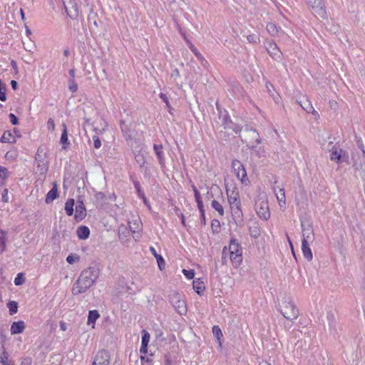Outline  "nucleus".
<instances>
[{"mask_svg":"<svg viewBox=\"0 0 365 365\" xmlns=\"http://www.w3.org/2000/svg\"><path fill=\"white\" fill-rule=\"evenodd\" d=\"M99 276V269L90 267L83 269L73 284L71 292L73 295L86 292L96 282Z\"/></svg>","mask_w":365,"mask_h":365,"instance_id":"nucleus-1","label":"nucleus"},{"mask_svg":"<svg viewBox=\"0 0 365 365\" xmlns=\"http://www.w3.org/2000/svg\"><path fill=\"white\" fill-rule=\"evenodd\" d=\"M227 200L232 211V215L235 218L240 219L242 217V212L241 210V202L240 200V195L237 190L229 191L227 190Z\"/></svg>","mask_w":365,"mask_h":365,"instance_id":"nucleus-2","label":"nucleus"},{"mask_svg":"<svg viewBox=\"0 0 365 365\" xmlns=\"http://www.w3.org/2000/svg\"><path fill=\"white\" fill-rule=\"evenodd\" d=\"M280 312L287 319L290 321L295 320L299 315L298 309L292 302H283L281 305Z\"/></svg>","mask_w":365,"mask_h":365,"instance_id":"nucleus-3","label":"nucleus"},{"mask_svg":"<svg viewBox=\"0 0 365 365\" xmlns=\"http://www.w3.org/2000/svg\"><path fill=\"white\" fill-rule=\"evenodd\" d=\"M170 302L178 314L184 315L187 313V305L179 293L173 292L170 295Z\"/></svg>","mask_w":365,"mask_h":365,"instance_id":"nucleus-4","label":"nucleus"},{"mask_svg":"<svg viewBox=\"0 0 365 365\" xmlns=\"http://www.w3.org/2000/svg\"><path fill=\"white\" fill-rule=\"evenodd\" d=\"M255 210L259 217L262 220H267L270 217L268 202L265 197H259L256 202Z\"/></svg>","mask_w":365,"mask_h":365,"instance_id":"nucleus-5","label":"nucleus"},{"mask_svg":"<svg viewBox=\"0 0 365 365\" xmlns=\"http://www.w3.org/2000/svg\"><path fill=\"white\" fill-rule=\"evenodd\" d=\"M308 3L312 8L316 16L323 19L327 18L324 0H308Z\"/></svg>","mask_w":365,"mask_h":365,"instance_id":"nucleus-6","label":"nucleus"},{"mask_svg":"<svg viewBox=\"0 0 365 365\" xmlns=\"http://www.w3.org/2000/svg\"><path fill=\"white\" fill-rule=\"evenodd\" d=\"M266 50L269 56L275 61H281L282 58V53L273 41L266 42Z\"/></svg>","mask_w":365,"mask_h":365,"instance_id":"nucleus-7","label":"nucleus"},{"mask_svg":"<svg viewBox=\"0 0 365 365\" xmlns=\"http://www.w3.org/2000/svg\"><path fill=\"white\" fill-rule=\"evenodd\" d=\"M232 168L237 179L242 182L247 180V172L243 164L238 160H234L232 163Z\"/></svg>","mask_w":365,"mask_h":365,"instance_id":"nucleus-8","label":"nucleus"},{"mask_svg":"<svg viewBox=\"0 0 365 365\" xmlns=\"http://www.w3.org/2000/svg\"><path fill=\"white\" fill-rule=\"evenodd\" d=\"M110 354L106 350L99 351L95 356L92 365H109Z\"/></svg>","mask_w":365,"mask_h":365,"instance_id":"nucleus-9","label":"nucleus"},{"mask_svg":"<svg viewBox=\"0 0 365 365\" xmlns=\"http://www.w3.org/2000/svg\"><path fill=\"white\" fill-rule=\"evenodd\" d=\"M302 241L304 243H312L314 240V233L313 228L311 225L305 226L304 223H302Z\"/></svg>","mask_w":365,"mask_h":365,"instance_id":"nucleus-10","label":"nucleus"},{"mask_svg":"<svg viewBox=\"0 0 365 365\" xmlns=\"http://www.w3.org/2000/svg\"><path fill=\"white\" fill-rule=\"evenodd\" d=\"M65 9L67 14L72 19H76L78 16L79 9L77 5L73 2H68L65 5Z\"/></svg>","mask_w":365,"mask_h":365,"instance_id":"nucleus-11","label":"nucleus"},{"mask_svg":"<svg viewBox=\"0 0 365 365\" xmlns=\"http://www.w3.org/2000/svg\"><path fill=\"white\" fill-rule=\"evenodd\" d=\"M242 253V250L240 247L239 243L235 240H232L230 243L229 249L227 250V247H224L222 250V259L227 255V253Z\"/></svg>","mask_w":365,"mask_h":365,"instance_id":"nucleus-12","label":"nucleus"},{"mask_svg":"<svg viewBox=\"0 0 365 365\" xmlns=\"http://www.w3.org/2000/svg\"><path fill=\"white\" fill-rule=\"evenodd\" d=\"M274 192L280 207H284L286 203V197L284 188L279 187H274Z\"/></svg>","mask_w":365,"mask_h":365,"instance_id":"nucleus-13","label":"nucleus"},{"mask_svg":"<svg viewBox=\"0 0 365 365\" xmlns=\"http://www.w3.org/2000/svg\"><path fill=\"white\" fill-rule=\"evenodd\" d=\"M25 323L23 321L14 322L11 326V334H21L25 329Z\"/></svg>","mask_w":365,"mask_h":365,"instance_id":"nucleus-14","label":"nucleus"},{"mask_svg":"<svg viewBox=\"0 0 365 365\" xmlns=\"http://www.w3.org/2000/svg\"><path fill=\"white\" fill-rule=\"evenodd\" d=\"M153 149L157 155V158L159 161V164L161 167L165 166V156L163 153V147L162 145H154Z\"/></svg>","mask_w":365,"mask_h":365,"instance_id":"nucleus-15","label":"nucleus"},{"mask_svg":"<svg viewBox=\"0 0 365 365\" xmlns=\"http://www.w3.org/2000/svg\"><path fill=\"white\" fill-rule=\"evenodd\" d=\"M130 230L124 225H121L118 228V237L123 242H125L128 240Z\"/></svg>","mask_w":365,"mask_h":365,"instance_id":"nucleus-16","label":"nucleus"},{"mask_svg":"<svg viewBox=\"0 0 365 365\" xmlns=\"http://www.w3.org/2000/svg\"><path fill=\"white\" fill-rule=\"evenodd\" d=\"M300 106L306 110L307 113H311L313 115H314L316 117L319 116L318 113L314 110L313 108L311 102L309 100H304V101H299L298 102Z\"/></svg>","mask_w":365,"mask_h":365,"instance_id":"nucleus-17","label":"nucleus"},{"mask_svg":"<svg viewBox=\"0 0 365 365\" xmlns=\"http://www.w3.org/2000/svg\"><path fill=\"white\" fill-rule=\"evenodd\" d=\"M86 215V210L82 202L76 207L75 218L83 220Z\"/></svg>","mask_w":365,"mask_h":365,"instance_id":"nucleus-18","label":"nucleus"},{"mask_svg":"<svg viewBox=\"0 0 365 365\" xmlns=\"http://www.w3.org/2000/svg\"><path fill=\"white\" fill-rule=\"evenodd\" d=\"M229 254L232 265L236 268L238 267L240 265L241 262H242V253L231 252Z\"/></svg>","mask_w":365,"mask_h":365,"instance_id":"nucleus-19","label":"nucleus"},{"mask_svg":"<svg viewBox=\"0 0 365 365\" xmlns=\"http://www.w3.org/2000/svg\"><path fill=\"white\" fill-rule=\"evenodd\" d=\"M311 243L302 242V250L304 258L308 261H311L313 258L312 252L309 247Z\"/></svg>","mask_w":365,"mask_h":365,"instance_id":"nucleus-20","label":"nucleus"},{"mask_svg":"<svg viewBox=\"0 0 365 365\" xmlns=\"http://www.w3.org/2000/svg\"><path fill=\"white\" fill-rule=\"evenodd\" d=\"M193 289L198 294H202L205 290V284L200 279L193 280L192 282Z\"/></svg>","mask_w":365,"mask_h":365,"instance_id":"nucleus-21","label":"nucleus"},{"mask_svg":"<svg viewBox=\"0 0 365 365\" xmlns=\"http://www.w3.org/2000/svg\"><path fill=\"white\" fill-rule=\"evenodd\" d=\"M57 192V185L54 182L52 189L47 193L46 202L51 203L53 200H55L58 196Z\"/></svg>","mask_w":365,"mask_h":365,"instance_id":"nucleus-22","label":"nucleus"},{"mask_svg":"<svg viewBox=\"0 0 365 365\" xmlns=\"http://www.w3.org/2000/svg\"><path fill=\"white\" fill-rule=\"evenodd\" d=\"M150 250L152 252V254L154 255V257H155V259L157 260V262H158V267H159V269L160 270H163L164 269V267H165V265L164 259L163 258V257L160 255H158L156 252V251H155L154 247H150Z\"/></svg>","mask_w":365,"mask_h":365,"instance_id":"nucleus-23","label":"nucleus"},{"mask_svg":"<svg viewBox=\"0 0 365 365\" xmlns=\"http://www.w3.org/2000/svg\"><path fill=\"white\" fill-rule=\"evenodd\" d=\"M250 233L254 238H257L260 236L261 229L257 222H253L252 225L250 226Z\"/></svg>","mask_w":365,"mask_h":365,"instance_id":"nucleus-24","label":"nucleus"},{"mask_svg":"<svg viewBox=\"0 0 365 365\" xmlns=\"http://www.w3.org/2000/svg\"><path fill=\"white\" fill-rule=\"evenodd\" d=\"M90 230L86 226H81L77 230V235L81 240H86L89 237Z\"/></svg>","mask_w":365,"mask_h":365,"instance_id":"nucleus-25","label":"nucleus"},{"mask_svg":"<svg viewBox=\"0 0 365 365\" xmlns=\"http://www.w3.org/2000/svg\"><path fill=\"white\" fill-rule=\"evenodd\" d=\"M128 224H129V230L133 234H135L136 232H138V230H140L141 222L139 220V219L133 220V221L129 222Z\"/></svg>","mask_w":365,"mask_h":365,"instance_id":"nucleus-26","label":"nucleus"},{"mask_svg":"<svg viewBox=\"0 0 365 365\" xmlns=\"http://www.w3.org/2000/svg\"><path fill=\"white\" fill-rule=\"evenodd\" d=\"M35 159L37 163L38 167H41V170L42 171H46L47 170L46 163H44L43 160L41 159L40 149L38 150L37 153L35 157Z\"/></svg>","mask_w":365,"mask_h":365,"instance_id":"nucleus-27","label":"nucleus"},{"mask_svg":"<svg viewBox=\"0 0 365 365\" xmlns=\"http://www.w3.org/2000/svg\"><path fill=\"white\" fill-rule=\"evenodd\" d=\"M342 153L343 150L341 149L337 150H332L331 152V160L336 161L337 163L340 162L342 158Z\"/></svg>","mask_w":365,"mask_h":365,"instance_id":"nucleus-28","label":"nucleus"},{"mask_svg":"<svg viewBox=\"0 0 365 365\" xmlns=\"http://www.w3.org/2000/svg\"><path fill=\"white\" fill-rule=\"evenodd\" d=\"M211 206L214 210H215L218 212L219 215H220V216L224 215V214H225L224 208L220 202L214 200L212 201Z\"/></svg>","mask_w":365,"mask_h":365,"instance_id":"nucleus-29","label":"nucleus"},{"mask_svg":"<svg viewBox=\"0 0 365 365\" xmlns=\"http://www.w3.org/2000/svg\"><path fill=\"white\" fill-rule=\"evenodd\" d=\"M0 141L1 143H14L16 140L15 138L11 135V133L9 131H7L4 132V135L0 139Z\"/></svg>","mask_w":365,"mask_h":365,"instance_id":"nucleus-30","label":"nucleus"},{"mask_svg":"<svg viewBox=\"0 0 365 365\" xmlns=\"http://www.w3.org/2000/svg\"><path fill=\"white\" fill-rule=\"evenodd\" d=\"M73 205H74V200L69 199L66 201L65 204V210L66 214L68 216H71L73 213Z\"/></svg>","mask_w":365,"mask_h":365,"instance_id":"nucleus-31","label":"nucleus"},{"mask_svg":"<svg viewBox=\"0 0 365 365\" xmlns=\"http://www.w3.org/2000/svg\"><path fill=\"white\" fill-rule=\"evenodd\" d=\"M267 31L272 36H275L279 33V29L273 23H268L266 26Z\"/></svg>","mask_w":365,"mask_h":365,"instance_id":"nucleus-32","label":"nucleus"},{"mask_svg":"<svg viewBox=\"0 0 365 365\" xmlns=\"http://www.w3.org/2000/svg\"><path fill=\"white\" fill-rule=\"evenodd\" d=\"M63 126V133L61 134V143L63 145H66V144H69L68 143V133H67V128H66V125L65 123H63L62 125Z\"/></svg>","mask_w":365,"mask_h":365,"instance_id":"nucleus-33","label":"nucleus"},{"mask_svg":"<svg viewBox=\"0 0 365 365\" xmlns=\"http://www.w3.org/2000/svg\"><path fill=\"white\" fill-rule=\"evenodd\" d=\"M213 335L217 338L219 342V346H222V342L220 341V338L222 336V333L221 329L217 326H214L212 328Z\"/></svg>","mask_w":365,"mask_h":365,"instance_id":"nucleus-34","label":"nucleus"},{"mask_svg":"<svg viewBox=\"0 0 365 365\" xmlns=\"http://www.w3.org/2000/svg\"><path fill=\"white\" fill-rule=\"evenodd\" d=\"M99 317L100 315L96 310L90 311L88 317V323H94Z\"/></svg>","mask_w":365,"mask_h":365,"instance_id":"nucleus-35","label":"nucleus"},{"mask_svg":"<svg viewBox=\"0 0 365 365\" xmlns=\"http://www.w3.org/2000/svg\"><path fill=\"white\" fill-rule=\"evenodd\" d=\"M10 314H16L18 311V304L14 301H10L7 304Z\"/></svg>","mask_w":365,"mask_h":365,"instance_id":"nucleus-36","label":"nucleus"},{"mask_svg":"<svg viewBox=\"0 0 365 365\" xmlns=\"http://www.w3.org/2000/svg\"><path fill=\"white\" fill-rule=\"evenodd\" d=\"M120 125L121 130L125 134V135L130 136V128L129 126L125 123V122L123 120H120Z\"/></svg>","mask_w":365,"mask_h":365,"instance_id":"nucleus-37","label":"nucleus"},{"mask_svg":"<svg viewBox=\"0 0 365 365\" xmlns=\"http://www.w3.org/2000/svg\"><path fill=\"white\" fill-rule=\"evenodd\" d=\"M143 334L142 336V344H143L144 346H148L149 341H150V334L145 330H143Z\"/></svg>","mask_w":365,"mask_h":365,"instance_id":"nucleus-38","label":"nucleus"},{"mask_svg":"<svg viewBox=\"0 0 365 365\" xmlns=\"http://www.w3.org/2000/svg\"><path fill=\"white\" fill-rule=\"evenodd\" d=\"M6 247V238L4 232H1L0 236V254L2 253Z\"/></svg>","mask_w":365,"mask_h":365,"instance_id":"nucleus-39","label":"nucleus"},{"mask_svg":"<svg viewBox=\"0 0 365 365\" xmlns=\"http://www.w3.org/2000/svg\"><path fill=\"white\" fill-rule=\"evenodd\" d=\"M187 42L189 43L190 44V50L194 53V54L200 59V60H203V57L200 54V53L198 51V50L191 43H190L188 41Z\"/></svg>","mask_w":365,"mask_h":365,"instance_id":"nucleus-40","label":"nucleus"},{"mask_svg":"<svg viewBox=\"0 0 365 365\" xmlns=\"http://www.w3.org/2000/svg\"><path fill=\"white\" fill-rule=\"evenodd\" d=\"M68 88L73 93H75V92L77 91L78 86H77L76 83L75 82L74 79H70L69 80Z\"/></svg>","mask_w":365,"mask_h":365,"instance_id":"nucleus-41","label":"nucleus"},{"mask_svg":"<svg viewBox=\"0 0 365 365\" xmlns=\"http://www.w3.org/2000/svg\"><path fill=\"white\" fill-rule=\"evenodd\" d=\"M79 260V256L77 255H70L67 257L66 261L69 264H73L75 262Z\"/></svg>","mask_w":365,"mask_h":365,"instance_id":"nucleus-42","label":"nucleus"},{"mask_svg":"<svg viewBox=\"0 0 365 365\" xmlns=\"http://www.w3.org/2000/svg\"><path fill=\"white\" fill-rule=\"evenodd\" d=\"M247 39L250 43H257L259 41V38L255 34H250L247 36Z\"/></svg>","mask_w":365,"mask_h":365,"instance_id":"nucleus-43","label":"nucleus"},{"mask_svg":"<svg viewBox=\"0 0 365 365\" xmlns=\"http://www.w3.org/2000/svg\"><path fill=\"white\" fill-rule=\"evenodd\" d=\"M24 282V279L23 278V274L19 273L16 277L14 279V284L17 286L22 284Z\"/></svg>","mask_w":365,"mask_h":365,"instance_id":"nucleus-44","label":"nucleus"},{"mask_svg":"<svg viewBox=\"0 0 365 365\" xmlns=\"http://www.w3.org/2000/svg\"><path fill=\"white\" fill-rule=\"evenodd\" d=\"M182 272H183L184 275L189 279H191L194 278V277H195V272L192 269H190V270L183 269Z\"/></svg>","mask_w":365,"mask_h":365,"instance_id":"nucleus-45","label":"nucleus"},{"mask_svg":"<svg viewBox=\"0 0 365 365\" xmlns=\"http://www.w3.org/2000/svg\"><path fill=\"white\" fill-rule=\"evenodd\" d=\"M250 134L252 135L253 138L255 139V142L259 144L261 143V139L259 138V133L256 132L255 130H251L250 131Z\"/></svg>","mask_w":365,"mask_h":365,"instance_id":"nucleus-46","label":"nucleus"},{"mask_svg":"<svg viewBox=\"0 0 365 365\" xmlns=\"http://www.w3.org/2000/svg\"><path fill=\"white\" fill-rule=\"evenodd\" d=\"M9 176L8 170L5 168L0 167V178L3 180H5Z\"/></svg>","mask_w":365,"mask_h":365,"instance_id":"nucleus-47","label":"nucleus"},{"mask_svg":"<svg viewBox=\"0 0 365 365\" xmlns=\"http://www.w3.org/2000/svg\"><path fill=\"white\" fill-rule=\"evenodd\" d=\"M6 86H4L3 88H0V101H6Z\"/></svg>","mask_w":365,"mask_h":365,"instance_id":"nucleus-48","label":"nucleus"},{"mask_svg":"<svg viewBox=\"0 0 365 365\" xmlns=\"http://www.w3.org/2000/svg\"><path fill=\"white\" fill-rule=\"evenodd\" d=\"M47 128L49 130L53 131L55 129V124L53 119L49 118L47 122Z\"/></svg>","mask_w":365,"mask_h":365,"instance_id":"nucleus-49","label":"nucleus"},{"mask_svg":"<svg viewBox=\"0 0 365 365\" xmlns=\"http://www.w3.org/2000/svg\"><path fill=\"white\" fill-rule=\"evenodd\" d=\"M8 190L4 189L2 192L1 200L4 202H9V196H8Z\"/></svg>","mask_w":365,"mask_h":365,"instance_id":"nucleus-50","label":"nucleus"},{"mask_svg":"<svg viewBox=\"0 0 365 365\" xmlns=\"http://www.w3.org/2000/svg\"><path fill=\"white\" fill-rule=\"evenodd\" d=\"M0 362H1V365H3V364L9 362V360H8L7 354L6 352H4L2 354V355L1 356V357H0Z\"/></svg>","mask_w":365,"mask_h":365,"instance_id":"nucleus-51","label":"nucleus"},{"mask_svg":"<svg viewBox=\"0 0 365 365\" xmlns=\"http://www.w3.org/2000/svg\"><path fill=\"white\" fill-rule=\"evenodd\" d=\"M9 117L10 118V120H11V123L13 124V125H17L19 121H18V118H16V116L13 114V113H10L9 115Z\"/></svg>","mask_w":365,"mask_h":365,"instance_id":"nucleus-52","label":"nucleus"},{"mask_svg":"<svg viewBox=\"0 0 365 365\" xmlns=\"http://www.w3.org/2000/svg\"><path fill=\"white\" fill-rule=\"evenodd\" d=\"M197 203V207L200 210V212H203L205 211L204 210V207H203V204H202V201L201 200V199H197V200H195Z\"/></svg>","mask_w":365,"mask_h":365,"instance_id":"nucleus-53","label":"nucleus"},{"mask_svg":"<svg viewBox=\"0 0 365 365\" xmlns=\"http://www.w3.org/2000/svg\"><path fill=\"white\" fill-rule=\"evenodd\" d=\"M160 98L166 103L168 107H170V103L168 101V98L165 93H161L160 94Z\"/></svg>","mask_w":365,"mask_h":365,"instance_id":"nucleus-54","label":"nucleus"},{"mask_svg":"<svg viewBox=\"0 0 365 365\" xmlns=\"http://www.w3.org/2000/svg\"><path fill=\"white\" fill-rule=\"evenodd\" d=\"M93 145L96 148H99L101 146V142L98 138H94Z\"/></svg>","mask_w":365,"mask_h":365,"instance_id":"nucleus-55","label":"nucleus"},{"mask_svg":"<svg viewBox=\"0 0 365 365\" xmlns=\"http://www.w3.org/2000/svg\"><path fill=\"white\" fill-rule=\"evenodd\" d=\"M192 190L194 191L195 200L200 199V192L198 191V190L197 189V187L195 185H192Z\"/></svg>","mask_w":365,"mask_h":365,"instance_id":"nucleus-56","label":"nucleus"},{"mask_svg":"<svg viewBox=\"0 0 365 365\" xmlns=\"http://www.w3.org/2000/svg\"><path fill=\"white\" fill-rule=\"evenodd\" d=\"M180 76V72L178 71V69L175 68L173 71V73H171V77L173 78L175 80L179 77Z\"/></svg>","mask_w":365,"mask_h":365,"instance_id":"nucleus-57","label":"nucleus"},{"mask_svg":"<svg viewBox=\"0 0 365 365\" xmlns=\"http://www.w3.org/2000/svg\"><path fill=\"white\" fill-rule=\"evenodd\" d=\"M331 108L336 109L337 106V102L335 101H329Z\"/></svg>","mask_w":365,"mask_h":365,"instance_id":"nucleus-58","label":"nucleus"},{"mask_svg":"<svg viewBox=\"0 0 365 365\" xmlns=\"http://www.w3.org/2000/svg\"><path fill=\"white\" fill-rule=\"evenodd\" d=\"M11 87H12V88H13L14 90H16V88H17V87H18V83H17V82H16V81L12 80V81H11Z\"/></svg>","mask_w":365,"mask_h":365,"instance_id":"nucleus-59","label":"nucleus"},{"mask_svg":"<svg viewBox=\"0 0 365 365\" xmlns=\"http://www.w3.org/2000/svg\"><path fill=\"white\" fill-rule=\"evenodd\" d=\"M60 328L62 331H66L67 329V326L65 322H60Z\"/></svg>","mask_w":365,"mask_h":365,"instance_id":"nucleus-60","label":"nucleus"},{"mask_svg":"<svg viewBox=\"0 0 365 365\" xmlns=\"http://www.w3.org/2000/svg\"><path fill=\"white\" fill-rule=\"evenodd\" d=\"M140 352L143 354H146L148 352V346H144L143 344H141Z\"/></svg>","mask_w":365,"mask_h":365,"instance_id":"nucleus-61","label":"nucleus"},{"mask_svg":"<svg viewBox=\"0 0 365 365\" xmlns=\"http://www.w3.org/2000/svg\"><path fill=\"white\" fill-rule=\"evenodd\" d=\"M201 214V222L202 224H205V211L203 212H200Z\"/></svg>","mask_w":365,"mask_h":365,"instance_id":"nucleus-62","label":"nucleus"},{"mask_svg":"<svg viewBox=\"0 0 365 365\" xmlns=\"http://www.w3.org/2000/svg\"><path fill=\"white\" fill-rule=\"evenodd\" d=\"M69 75H70V76H71V78H70V79H74V78H75V71H74V70H73V69H71V70L69 71Z\"/></svg>","mask_w":365,"mask_h":365,"instance_id":"nucleus-63","label":"nucleus"},{"mask_svg":"<svg viewBox=\"0 0 365 365\" xmlns=\"http://www.w3.org/2000/svg\"><path fill=\"white\" fill-rule=\"evenodd\" d=\"M136 160L140 163V161L142 160V163L143 164L144 163V158H143V155H138L136 156Z\"/></svg>","mask_w":365,"mask_h":365,"instance_id":"nucleus-64","label":"nucleus"}]
</instances>
